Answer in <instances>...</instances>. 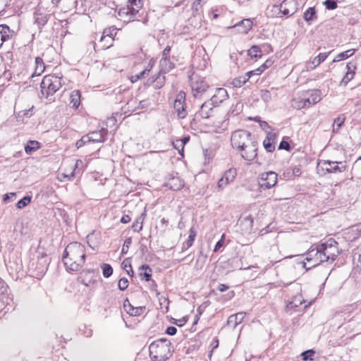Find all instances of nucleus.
I'll return each mask as SVG.
<instances>
[{"label":"nucleus","mask_w":361,"mask_h":361,"mask_svg":"<svg viewBox=\"0 0 361 361\" xmlns=\"http://www.w3.org/2000/svg\"><path fill=\"white\" fill-rule=\"evenodd\" d=\"M254 135L247 130H238L234 131L231 137V145L240 150Z\"/></svg>","instance_id":"nucleus-6"},{"label":"nucleus","mask_w":361,"mask_h":361,"mask_svg":"<svg viewBox=\"0 0 361 361\" xmlns=\"http://www.w3.org/2000/svg\"><path fill=\"white\" fill-rule=\"evenodd\" d=\"M13 0H0V14L6 12L12 4Z\"/></svg>","instance_id":"nucleus-45"},{"label":"nucleus","mask_w":361,"mask_h":361,"mask_svg":"<svg viewBox=\"0 0 361 361\" xmlns=\"http://www.w3.org/2000/svg\"><path fill=\"white\" fill-rule=\"evenodd\" d=\"M183 185V181L179 177H172L166 183V186L172 190H179Z\"/></svg>","instance_id":"nucleus-26"},{"label":"nucleus","mask_w":361,"mask_h":361,"mask_svg":"<svg viewBox=\"0 0 361 361\" xmlns=\"http://www.w3.org/2000/svg\"><path fill=\"white\" fill-rule=\"evenodd\" d=\"M228 97V92L226 89L219 87L216 88L214 94L211 97V101L216 106L223 102Z\"/></svg>","instance_id":"nucleus-17"},{"label":"nucleus","mask_w":361,"mask_h":361,"mask_svg":"<svg viewBox=\"0 0 361 361\" xmlns=\"http://www.w3.org/2000/svg\"><path fill=\"white\" fill-rule=\"evenodd\" d=\"M345 117L344 116H338L336 118L334 121L333 123V132L334 133H338L340 128L343 126V124L345 122Z\"/></svg>","instance_id":"nucleus-38"},{"label":"nucleus","mask_w":361,"mask_h":361,"mask_svg":"<svg viewBox=\"0 0 361 361\" xmlns=\"http://www.w3.org/2000/svg\"><path fill=\"white\" fill-rule=\"evenodd\" d=\"M160 66H161L160 72H163V73H166L167 72H169L171 70H172L175 67V65L173 62H171L170 61L169 59H161Z\"/></svg>","instance_id":"nucleus-30"},{"label":"nucleus","mask_w":361,"mask_h":361,"mask_svg":"<svg viewBox=\"0 0 361 361\" xmlns=\"http://www.w3.org/2000/svg\"><path fill=\"white\" fill-rule=\"evenodd\" d=\"M322 165L328 166L325 168L322 167L327 173H341L346 170V165L344 162L336 161L324 160L322 161Z\"/></svg>","instance_id":"nucleus-13"},{"label":"nucleus","mask_w":361,"mask_h":361,"mask_svg":"<svg viewBox=\"0 0 361 361\" xmlns=\"http://www.w3.org/2000/svg\"><path fill=\"white\" fill-rule=\"evenodd\" d=\"M243 104L241 102H237L235 105H232L229 113L233 116L238 115L243 110Z\"/></svg>","instance_id":"nucleus-40"},{"label":"nucleus","mask_w":361,"mask_h":361,"mask_svg":"<svg viewBox=\"0 0 361 361\" xmlns=\"http://www.w3.org/2000/svg\"><path fill=\"white\" fill-rule=\"evenodd\" d=\"M241 157L246 161H253L257 157V141L253 136L240 150Z\"/></svg>","instance_id":"nucleus-9"},{"label":"nucleus","mask_w":361,"mask_h":361,"mask_svg":"<svg viewBox=\"0 0 361 361\" xmlns=\"http://www.w3.org/2000/svg\"><path fill=\"white\" fill-rule=\"evenodd\" d=\"M31 199L32 197L29 195L25 196L17 202V208L20 209H23L31 202Z\"/></svg>","instance_id":"nucleus-43"},{"label":"nucleus","mask_w":361,"mask_h":361,"mask_svg":"<svg viewBox=\"0 0 361 361\" xmlns=\"http://www.w3.org/2000/svg\"><path fill=\"white\" fill-rule=\"evenodd\" d=\"M12 299L8 296L7 293V288H4V290H2L0 294V312L5 311V312L10 310L11 306L10 302Z\"/></svg>","instance_id":"nucleus-20"},{"label":"nucleus","mask_w":361,"mask_h":361,"mask_svg":"<svg viewBox=\"0 0 361 361\" xmlns=\"http://www.w3.org/2000/svg\"><path fill=\"white\" fill-rule=\"evenodd\" d=\"M115 34L116 32L114 27L105 29L100 37L98 44H94V49L96 50V48L98 47L99 49L105 50L111 47L114 42L113 35Z\"/></svg>","instance_id":"nucleus-10"},{"label":"nucleus","mask_w":361,"mask_h":361,"mask_svg":"<svg viewBox=\"0 0 361 361\" xmlns=\"http://www.w3.org/2000/svg\"><path fill=\"white\" fill-rule=\"evenodd\" d=\"M90 140L89 137L87 136V135H83L80 140H78L76 142L75 146L77 147L78 149L80 148L82 146L90 143Z\"/></svg>","instance_id":"nucleus-48"},{"label":"nucleus","mask_w":361,"mask_h":361,"mask_svg":"<svg viewBox=\"0 0 361 361\" xmlns=\"http://www.w3.org/2000/svg\"><path fill=\"white\" fill-rule=\"evenodd\" d=\"M261 49L259 46L253 45L251 47V48L248 50V55L252 58H257L260 57L261 54Z\"/></svg>","instance_id":"nucleus-42"},{"label":"nucleus","mask_w":361,"mask_h":361,"mask_svg":"<svg viewBox=\"0 0 361 361\" xmlns=\"http://www.w3.org/2000/svg\"><path fill=\"white\" fill-rule=\"evenodd\" d=\"M16 197V193L15 192L6 193V194H5L4 195V202H8L10 200H12L13 197Z\"/></svg>","instance_id":"nucleus-64"},{"label":"nucleus","mask_w":361,"mask_h":361,"mask_svg":"<svg viewBox=\"0 0 361 361\" xmlns=\"http://www.w3.org/2000/svg\"><path fill=\"white\" fill-rule=\"evenodd\" d=\"M173 109L178 118L183 119L188 115L187 105L185 103V93L180 91L176 96L173 103Z\"/></svg>","instance_id":"nucleus-11"},{"label":"nucleus","mask_w":361,"mask_h":361,"mask_svg":"<svg viewBox=\"0 0 361 361\" xmlns=\"http://www.w3.org/2000/svg\"><path fill=\"white\" fill-rule=\"evenodd\" d=\"M237 175V171L235 169H229L226 170L221 178L218 182V190H223L226 185L229 183H232Z\"/></svg>","instance_id":"nucleus-15"},{"label":"nucleus","mask_w":361,"mask_h":361,"mask_svg":"<svg viewBox=\"0 0 361 361\" xmlns=\"http://www.w3.org/2000/svg\"><path fill=\"white\" fill-rule=\"evenodd\" d=\"M252 22L250 19H243L233 27L240 33L246 34L252 28Z\"/></svg>","instance_id":"nucleus-24"},{"label":"nucleus","mask_w":361,"mask_h":361,"mask_svg":"<svg viewBox=\"0 0 361 361\" xmlns=\"http://www.w3.org/2000/svg\"><path fill=\"white\" fill-rule=\"evenodd\" d=\"M298 10V3L296 0H283L280 5H274L272 8L273 11H279L287 17L292 16Z\"/></svg>","instance_id":"nucleus-8"},{"label":"nucleus","mask_w":361,"mask_h":361,"mask_svg":"<svg viewBox=\"0 0 361 361\" xmlns=\"http://www.w3.org/2000/svg\"><path fill=\"white\" fill-rule=\"evenodd\" d=\"M40 87L42 95L48 99L61 87V78L52 75H46L43 78Z\"/></svg>","instance_id":"nucleus-4"},{"label":"nucleus","mask_w":361,"mask_h":361,"mask_svg":"<svg viewBox=\"0 0 361 361\" xmlns=\"http://www.w3.org/2000/svg\"><path fill=\"white\" fill-rule=\"evenodd\" d=\"M193 242H194V240L192 239L188 238V239L183 244L182 251L187 250L190 247H191Z\"/></svg>","instance_id":"nucleus-58"},{"label":"nucleus","mask_w":361,"mask_h":361,"mask_svg":"<svg viewBox=\"0 0 361 361\" xmlns=\"http://www.w3.org/2000/svg\"><path fill=\"white\" fill-rule=\"evenodd\" d=\"M276 139V134L273 132H269L267 134L266 138L263 141V146L268 152H272L275 149V140Z\"/></svg>","instance_id":"nucleus-19"},{"label":"nucleus","mask_w":361,"mask_h":361,"mask_svg":"<svg viewBox=\"0 0 361 361\" xmlns=\"http://www.w3.org/2000/svg\"><path fill=\"white\" fill-rule=\"evenodd\" d=\"M128 11H126V14L127 15H130L132 16H135L138 11H139V8H137L135 6H128Z\"/></svg>","instance_id":"nucleus-56"},{"label":"nucleus","mask_w":361,"mask_h":361,"mask_svg":"<svg viewBox=\"0 0 361 361\" xmlns=\"http://www.w3.org/2000/svg\"><path fill=\"white\" fill-rule=\"evenodd\" d=\"M49 18V14L40 9L36 10L33 13L34 24L37 26L39 30L47 23Z\"/></svg>","instance_id":"nucleus-16"},{"label":"nucleus","mask_w":361,"mask_h":361,"mask_svg":"<svg viewBox=\"0 0 361 361\" xmlns=\"http://www.w3.org/2000/svg\"><path fill=\"white\" fill-rule=\"evenodd\" d=\"M14 35V31L6 25H0V47L5 42L10 40Z\"/></svg>","instance_id":"nucleus-18"},{"label":"nucleus","mask_w":361,"mask_h":361,"mask_svg":"<svg viewBox=\"0 0 361 361\" xmlns=\"http://www.w3.org/2000/svg\"><path fill=\"white\" fill-rule=\"evenodd\" d=\"M245 314V312H238L235 314L231 315L228 319V324H232V319H237V321L239 322V324L241 323L244 319Z\"/></svg>","instance_id":"nucleus-46"},{"label":"nucleus","mask_w":361,"mask_h":361,"mask_svg":"<svg viewBox=\"0 0 361 361\" xmlns=\"http://www.w3.org/2000/svg\"><path fill=\"white\" fill-rule=\"evenodd\" d=\"M355 51V49H348L347 51H343V52L338 54L335 57V59L333 60V62L335 63V62H338V61L345 60V59L349 58L350 56H353L354 54Z\"/></svg>","instance_id":"nucleus-34"},{"label":"nucleus","mask_w":361,"mask_h":361,"mask_svg":"<svg viewBox=\"0 0 361 361\" xmlns=\"http://www.w3.org/2000/svg\"><path fill=\"white\" fill-rule=\"evenodd\" d=\"M277 173L271 171L262 173L259 180L260 188L267 190L274 187L277 183Z\"/></svg>","instance_id":"nucleus-12"},{"label":"nucleus","mask_w":361,"mask_h":361,"mask_svg":"<svg viewBox=\"0 0 361 361\" xmlns=\"http://www.w3.org/2000/svg\"><path fill=\"white\" fill-rule=\"evenodd\" d=\"M170 51H171V47L166 46L162 51L161 59H169V55L170 54Z\"/></svg>","instance_id":"nucleus-63"},{"label":"nucleus","mask_w":361,"mask_h":361,"mask_svg":"<svg viewBox=\"0 0 361 361\" xmlns=\"http://www.w3.org/2000/svg\"><path fill=\"white\" fill-rule=\"evenodd\" d=\"M102 274H103L104 277L109 278V276H111L112 275L113 268L111 267V266L110 264L104 263L102 265Z\"/></svg>","instance_id":"nucleus-44"},{"label":"nucleus","mask_w":361,"mask_h":361,"mask_svg":"<svg viewBox=\"0 0 361 361\" xmlns=\"http://www.w3.org/2000/svg\"><path fill=\"white\" fill-rule=\"evenodd\" d=\"M48 257L46 255H42L40 257H37V261L36 262H32L30 264L31 269H34L37 276L43 275L47 270L48 266Z\"/></svg>","instance_id":"nucleus-14"},{"label":"nucleus","mask_w":361,"mask_h":361,"mask_svg":"<svg viewBox=\"0 0 361 361\" xmlns=\"http://www.w3.org/2000/svg\"><path fill=\"white\" fill-rule=\"evenodd\" d=\"M40 148V144L36 140H29L25 145V151L27 154H32Z\"/></svg>","instance_id":"nucleus-31"},{"label":"nucleus","mask_w":361,"mask_h":361,"mask_svg":"<svg viewBox=\"0 0 361 361\" xmlns=\"http://www.w3.org/2000/svg\"><path fill=\"white\" fill-rule=\"evenodd\" d=\"M190 81L192 92L195 97H201L202 94L204 93L209 87V85L204 80V78H201L197 75H191L190 77Z\"/></svg>","instance_id":"nucleus-7"},{"label":"nucleus","mask_w":361,"mask_h":361,"mask_svg":"<svg viewBox=\"0 0 361 361\" xmlns=\"http://www.w3.org/2000/svg\"><path fill=\"white\" fill-rule=\"evenodd\" d=\"M128 284H129V283H128V279L126 278L123 277V278L120 279V280L118 281V286L121 290H124L128 288Z\"/></svg>","instance_id":"nucleus-51"},{"label":"nucleus","mask_w":361,"mask_h":361,"mask_svg":"<svg viewBox=\"0 0 361 361\" xmlns=\"http://www.w3.org/2000/svg\"><path fill=\"white\" fill-rule=\"evenodd\" d=\"M303 18L308 23L316 20L317 19V14L315 7L308 8L304 13Z\"/></svg>","instance_id":"nucleus-29"},{"label":"nucleus","mask_w":361,"mask_h":361,"mask_svg":"<svg viewBox=\"0 0 361 361\" xmlns=\"http://www.w3.org/2000/svg\"><path fill=\"white\" fill-rule=\"evenodd\" d=\"M70 103L73 108L77 109L80 103V92L79 90H74L71 94Z\"/></svg>","instance_id":"nucleus-35"},{"label":"nucleus","mask_w":361,"mask_h":361,"mask_svg":"<svg viewBox=\"0 0 361 361\" xmlns=\"http://www.w3.org/2000/svg\"><path fill=\"white\" fill-rule=\"evenodd\" d=\"M177 332V329L175 327V326H169L166 330V333L168 334V335H170V336H173L176 334Z\"/></svg>","instance_id":"nucleus-62"},{"label":"nucleus","mask_w":361,"mask_h":361,"mask_svg":"<svg viewBox=\"0 0 361 361\" xmlns=\"http://www.w3.org/2000/svg\"><path fill=\"white\" fill-rule=\"evenodd\" d=\"M139 276L142 279H145L146 281H149L152 278V270L147 264H142L140 267Z\"/></svg>","instance_id":"nucleus-28"},{"label":"nucleus","mask_w":361,"mask_h":361,"mask_svg":"<svg viewBox=\"0 0 361 361\" xmlns=\"http://www.w3.org/2000/svg\"><path fill=\"white\" fill-rule=\"evenodd\" d=\"M320 92L317 90L307 91L297 99H294L295 107L297 109H303L310 107L320 101Z\"/></svg>","instance_id":"nucleus-5"},{"label":"nucleus","mask_w":361,"mask_h":361,"mask_svg":"<svg viewBox=\"0 0 361 361\" xmlns=\"http://www.w3.org/2000/svg\"><path fill=\"white\" fill-rule=\"evenodd\" d=\"M148 85H153L155 89H160L165 83L164 73L159 72L156 75H152L147 80Z\"/></svg>","instance_id":"nucleus-23"},{"label":"nucleus","mask_w":361,"mask_h":361,"mask_svg":"<svg viewBox=\"0 0 361 361\" xmlns=\"http://www.w3.org/2000/svg\"><path fill=\"white\" fill-rule=\"evenodd\" d=\"M123 308L125 311L129 314L130 312L135 310V307L130 304L128 298H126L123 302Z\"/></svg>","instance_id":"nucleus-52"},{"label":"nucleus","mask_w":361,"mask_h":361,"mask_svg":"<svg viewBox=\"0 0 361 361\" xmlns=\"http://www.w3.org/2000/svg\"><path fill=\"white\" fill-rule=\"evenodd\" d=\"M330 52L320 53L318 56L314 57L312 61L314 65V68L318 66L320 63L326 60Z\"/></svg>","instance_id":"nucleus-37"},{"label":"nucleus","mask_w":361,"mask_h":361,"mask_svg":"<svg viewBox=\"0 0 361 361\" xmlns=\"http://www.w3.org/2000/svg\"><path fill=\"white\" fill-rule=\"evenodd\" d=\"M171 343L166 338H159L149 345V356L153 361H165L172 356Z\"/></svg>","instance_id":"nucleus-2"},{"label":"nucleus","mask_w":361,"mask_h":361,"mask_svg":"<svg viewBox=\"0 0 361 361\" xmlns=\"http://www.w3.org/2000/svg\"><path fill=\"white\" fill-rule=\"evenodd\" d=\"M214 106H215L213 104V103L208 100L201 105L200 109L197 114L202 118H208L211 116L213 107Z\"/></svg>","instance_id":"nucleus-22"},{"label":"nucleus","mask_w":361,"mask_h":361,"mask_svg":"<svg viewBox=\"0 0 361 361\" xmlns=\"http://www.w3.org/2000/svg\"><path fill=\"white\" fill-rule=\"evenodd\" d=\"M319 260L322 262L334 261L339 254L338 243L333 238L319 245Z\"/></svg>","instance_id":"nucleus-3"},{"label":"nucleus","mask_w":361,"mask_h":361,"mask_svg":"<svg viewBox=\"0 0 361 361\" xmlns=\"http://www.w3.org/2000/svg\"><path fill=\"white\" fill-rule=\"evenodd\" d=\"M122 268L127 272V274L133 276V270L130 264V262L128 259H126L121 263Z\"/></svg>","instance_id":"nucleus-41"},{"label":"nucleus","mask_w":361,"mask_h":361,"mask_svg":"<svg viewBox=\"0 0 361 361\" xmlns=\"http://www.w3.org/2000/svg\"><path fill=\"white\" fill-rule=\"evenodd\" d=\"M130 6H135L137 8H141L142 6V0H130Z\"/></svg>","instance_id":"nucleus-60"},{"label":"nucleus","mask_w":361,"mask_h":361,"mask_svg":"<svg viewBox=\"0 0 361 361\" xmlns=\"http://www.w3.org/2000/svg\"><path fill=\"white\" fill-rule=\"evenodd\" d=\"M86 258L85 247L78 242L70 243L63 252L62 260L68 272L78 271Z\"/></svg>","instance_id":"nucleus-1"},{"label":"nucleus","mask_w":361,"mask_h":361,"mask_svg":"<svg viewBox=\"0 0 361 361\" xmlns=\"http://www.w3.org/2000/svg\"><path fill=\"white\" fill-rule=\"evenodd\" d=\"M327 10H334L337 8L336 0H326L323 2Z\"/></svg>","instance_id":"nucleus-49"},{"label":"nucleus","mask_w":361,"mask_h":361,"mask_svg":"<svg viewBox=\"0 0 361 361\" xmlns=\"http://www.w3.org/2000/svg\"><path fill=\"white\" fill-rule=\"evenodd\" d=\"M179 142H180V139L176 140L173 142V147L177 149L180 154H183V145H180Z\"/></svg>","instance_id":"nucleus-59"},{"label":"nucleus","mask_w":361,"mask_h":361,"mask_svg":"<svg viewBox=\"0 0 361 361\" xmlns=\"http://www.w3.org/2000/svg\"><path fill=\"white\" fill-rule=\"evenodd\" d=\"M224 239H225V235L223 234L221 235V239L216 243L214 249V252H217L224 245Z\"/></svg>","instance_id":"nucleus-54"},{"label":"nucleus","mask_w":361,"mask_h":361,"mask_svg":"<svg viewBox=\"0 0 361 361\" xmlns=\"http://www.w3.org/2000/svg\"><path fill=\"white\" fill-rule=\"evenodd\" d=\"M263 72H264V71H262V67L260 66V67H259L258 68H257V69H255L254 71H251L247 72L245 75H246V76L249 75L250 78L252 75H259Z\"/></svg>","instance_id":"nucleus-57"},{"label":"nucleus","mask_w":361,"mask_h":361,"mask_svg":"<svg viewBox=\"0 0 361 361\" xmlns=\"http://www.w3.org/2000/svg\"><path fill=\"white\" fill-rule=\"evenodd\" d=\"M35 70L34 72L35 75H40L45 69V66L43 59L41 57H36L35 59Z\"/></svg>","instance_id":"nucleus-36"},{"label":"nucleus","mask_w":361,"mask_h":361,"mask_svg":"<svg viewBox=\"0 0 361 361\" xmlns=\"http://www.w3.org/2000/svg\"><path fill=\"white\" fill-rule=\"evenodd\" d=\"M132 244V238L130 237L127 238L124 243L123 245L122 249H121V253L122 254H126L128 251L129 247Z\"/></svg>","instance_id":"nucleus-50"},{"label":"nucleus","mask_w":361,"mask_h":361,"mask_svg":"<svg viewBox=\"0 0 361 361\" xmlns=\"http://www.w3.org/2000/svg\"><path fill=\"white\" fill-rule=\"evenodd\" d=\"M351 66L354 68H355V67L354 66H353L351 63H348L346 65V68H348V71L345 73V75L343 76V79H342V80L341 82V85H343L344 86H346L347 84L353 78V75H355V72L354 71H350Z\"/></svg>","instance_id":"nucleus-32"},{"label":"nucleus","mask_w":361,"mask_h":361,"mask_svg":"<svg viewBox=\"0 0 361 361\" xmlns=\"http://www.w3.org/2000/svg\"><path fill=\"white\" fill-rule=\"evenodd\" d=\"M94 275V269H85L80 273L78 281L85 286H88L90 283L94 281L93 279Z\"/></svg>","instance_id":"nucleus-21"},{"label":"nucleus","mask_w":361,"mask_h":361,"mask_svg":"<svg viewBox=\"0 0 361 361\" xmlns=\"http://www.w3.org/2000/svg\"><path fill=\"white\" fill-rule=\"evenodd\" d=\"M290 149L291 148H290V144L287 141L282 140L280 142L279 146V149H285L287 152H290Z\"/></svg>","instance_id":"nucleus-53"},{"label":"nucleus","mask_w":361,"mask_h":361,"mask_svg":"<svg viewBox=\"0 0 361 361\" xmlns=\"http://www.w3.org/2000/svg\"><path fill=\"white\" fill-rule=\"evenodd\" d=\"M274 61L271 59H269L265 61V62L261 66L262 71H265L267 68L271 66L273 64Z\"/></svg>","instance_id":"nucleus-61"},{"label":"nucleus","mask_w":361,"mask_h":361,"mask_svg":"<svg viewBox=\"0 0 361 361\" xmlns=\"http://www.w3.org/2000/svg\"><path fill=\"white\" fill-rule=\"evenodd\" d=\"M146 216V212H144L141 215L135 220L132 225V228L135 232H139L142 229V223Z\"/></svg>","instance_id":"nucleus-33"},{"label":"nucleus","mask_w":361,"mask_h":361,"mask_svg":"<svg viewBox=\"0 0 361 361\" xmlns=\"http://www.w3.org/2000/svg\"><path fill=\"white\" fill-rule=\"evenodd\" d=\"M250 79V76L245 75L243 77H240L238 78L233 79L232 84L235 87H240L243 85L248 80Z\"/></svg>","instance_id":"nucleus-39"},{"label":"nucleus","mask_w":361,"mask_h":361,"mask_svg":"<svg viewBox=\"0 0 361 361\" xmlns=\"http://www.w3.org/2000/svg\"><path fill=\"white\" fill-rule=\"evenodd\" d=\"M90 138V143L103 142L106 135L104 130L93 131L87 134Z\"/></svg>","instance_id":"nucleus-27"},{"label":"nucleus","mask_w":361,"mask_h":361,"mask_svg":"<svg viewBox=\"0 0 361 361\" xmlns=\"http://www.w3.org/2000/svg\"><path fill=\"white\" fill-rule=\"evenodd\" d=\"M314 351L313 350H307L302 353L301 357L304 361L312 360Z\"/></svg>","instance_id":"nucleus-47"},{"label":"nucleus","mask_w":361,"mask_h":361,"mask_svg":"<svg viewBox=\"0 0 361 361\" xmlns=\"http://www.w3.org/2000/svg\"><path fill=\"white\" fill-rule=\"evenodd\" d=\"M319 254H320V250H319V245H317L314 248H311L307 252L305 259L308 262L313 261L314 263L312 267H315L322 262L319 260Z\"/></svg>","instance_id":"nucleus-25"},{"label":"nucleus","mask_w":361,"mask_h":361,"mask_svg":"<svg viewBox=\"0 0 361 361\" xmlns=\"http://www.w3.org/2000/svg\"><path fill=\"white\" fill-rule=\"evenodd\" d=\"M303 300L301 299V296H296L293 298L290 305L293 307H298L302 304Z\"/></svg>","instance_id":"nucleus-55"}]
</instances>
